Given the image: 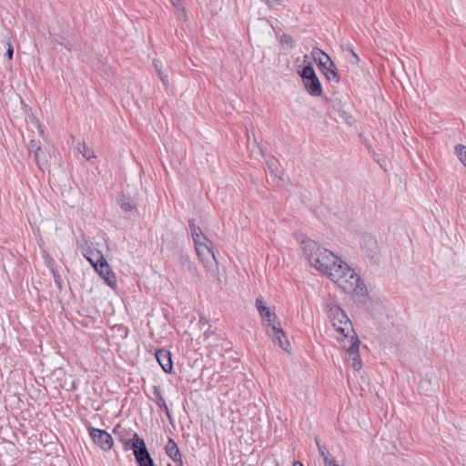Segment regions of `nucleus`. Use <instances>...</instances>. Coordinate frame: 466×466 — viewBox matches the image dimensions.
<instances>
[{
  "mask_svg": "<svg viewBox=\"0 0 466 466\" xmlns=\"http://www.w3.org/2000/svg\"><path fill=\"white\" fill-rule=\"evenodd\" d=\"M326 275L345 293L357 297L359 300L366 297L367 289L364 282L355 270L340 258Z\"/></svg>",
  "mask_w": 466,
  "mask_h": 466,
  "instance_id": "nucleus-1",
  "label": "nucleus"
},
{
  "mask_svg": "<svg viewBox=\"0 0 466 466\" xmlns=\"http://www.w3.org/2000/svg\"><path fill=\"white\" fill-rule=\"evenodd\" d=\"M301 249L309 264L324 274H327L339 258L311 239L303 240Z\"/></svg>",
  "mask_w": 466,
  "mask_h": 466,
  "instance_id": "nucleus-2",
  "label": "nucleus"
},
{
  "mask_svg": "<svg viewBox=\"0 0 466 466\" xmlns=\"http://www.w3.org/2000/svg\"><path fill=\"white\" fill-rule=\"evenodd\" d=\"M329 319L338 333L337 339L339 342L344 341V339H352L357 336L351 321L341 308L338 306L330 307Z\"/></svg>",
  "mask_w": 466,
  "mask_h": 466,
  "instance_id": "nucleus-3",
  "label": "nucleus"
},
{
  "mask_svg": "<svg viewBox=\"0 0 466 466\" xmlns=\"http://www.w3.org/2000/svg\"><path fill=\"white\" fill-rule=\"evenodd\" d=\"M197 255L198 256L203 267L215 278L217 280L221 281V274L218 259L215 256L212 244H198L195 246Z\"/></svg>",
  "mask_w": 466,
  "mask_h": 466,
  "instance_id": "nucleus-4",
  "label": "nucleus"
},
{
  "mask_svg": "<svg viewBox=\"0 0 466 466\" xmlns=\"http://www.w3.org/2000/svg\"><path fill=\"white\" fill-rule=\"evenodd\" d=\"M300 76L307 92L310 96H321L322 86L311 65L304 66L300 73Z\"/></svg>",
  "mask_w": 466,
  "mask_h": 466,
  "instance_id": "nucleus-5",
  "label": "nucleus"
},
{
  "mask_svg": "<svg viewBox=\"0 0 466 466\" xmlns=\"http://www.w3.org/2000/svg\"><path fill=\"white\" fill-rule=\"evenodd\" d=\"M131 448L134 451V455L139 466H155L154 461L151 458L145 441L140 438L137 433L134 434L132 440Z\"/></svg>",
  "mask_w": 466,
  "mask_h": 466,
  "instance_id": "nucleus-6",
  "label": "nucleus"
},
{
  "mask_svg": "<svg viewBox=\"0 0 466 466\" xmlns=\"http://www.w3.org/2000/svg\"><path fill=\"white\" fill-rule=\"evenodd\" d=\"M341 348L349 353L350 366L355 370H360L362 367L361 359L359 354L360 340L358 337L352 339H344V341L339 342Z\"/></svg>",
  "mask_w": 466,
  "mask_h": 466,
  "instance_id": "nucleus-7",
  "label": "nucleus"
},
{
  "mask_svg": "<svg viewBox=\"0 0 466 466\" xmlns=\"http://www.w3.org/2000/svg\"><path fill=\"white\" fill-rule=\"evenodd\" d=\"M256 307L261 319L266 321L267 329H272L273 327L280 326L278 316L266 306L265 301L261 297L256 299Z\"/></svg>",
  "mask_w": 466,
  "mask_h": 466,
  "instance_id": "nucleus-8",
  "label": "nucleus"
},
{
  "mask_svg": "<svg viewBox=\"0 0 466 466\" xmlns=\"http://www.w3.org/2000/svg\"><path fill=\"white\" fill-rule=\"evenodd\" d=\"M89 434L93 441L104 451H108L113 446V438L106 431L90 427Z\"/></svg>",
  "mask_w": 466,
  "mask_h": 466,
  "instance_id": "nucleus-9",
  "label": "nucleus"
},
{
  "mask_svg": "<svg viewBox=\"0 0 466 466\" xmlns=\"http://www.w3.org/2000/svg\"><path fill=\"white\" fill-rule=\"evenodd\" d=\"M266 332L269 337L272 338L273 342L276 345H279L286 352L290 353V343L288 340L286 333L282 329L281 326L273 327L272 329H266Z\"/></svg>",
  "mask_w": 466,
  "mask_h": 466,
  "instance_id": "nucleus-10",
  "label": "nucleus"
},
{
  "mask_svg": "<svg viewBox=\"0 0 466 466\" xmlns=\"http://www.w3.org/2000/svg\"><path fill=\"white\" fill-rule=\"evenodd\" d=\"M96 271L104 279L105 282L112 289L116 288V278L107 261L99 263Z\"/></svg>",
  "mask_w": 466,
  "mask_h": 466,
  "instance_id": "nucleus-11",
  "label": "nucleus"
},
{
  "mask_svg": "<svg viewBox=\"0 0 466 466\" xmlns=\"http://www.w3.org/2000/svg\"><path fill=\"white\" fill-rule=\"evenodd\" d=\"M156 359L165 372L168 373L172 370L173 363L171 360V353L168 350L164 349L157 350Z\"/></svg>",
  "mask_w": 466,
  "mask_h": 466,
  "instance_id": "nucleus-12",
  "label": "nucleus"
},
{
  "mask_svg": "<svg viewBox=\"0 0 466 466\" xmlns=\"http://www.w3.org/2000/svg\"><path fill=\"white\" fill-rule=\"evenodd\" d=\"M153 394L155 396L154 400H155L156 404L164 410L167 417L171 421L172 416H171L169 409L166 403V400L161 394V390H160L159 386H153Z\"/></svg>",
  "mask_w": 466,
  "mask_h": 466,
  "instance_id": "nucleus-13",
  "label": "nucleus"
},
{
  "mask_svg": "<svg viewBox=\"0 0 466 466\" xmlns=\"http://www.w3.org/2000/svg\"><path fill=\"white\" fill-rule=\"evenodd\" d=\"M165 450H166L167 454L174 461H181L180 451L173 439H171V438L168 439L167 443L165 447Z\"/></svg>",
  "mask_w": 466,
  "mask_h": 466,
  "instance_id": "nucleus-14",
  "label": "nucleus"
},
{
  "mask_svg": "<svg viewBox=\"0 0 466 466\" xmlns=\"http://www.w3.org/2000/svg\"><path fill=\"white\" fill-rule=\"evenodd\" d=\"M85 258L91 263V265L96 268L99 263H104L106 259L103 254L98 250H89L84 253Z\"/></svg>",
  "mask_w": 466,
  "mask_h": 466,
  "instance_id": "nucleus-15",
  "label": "nucleus"
},
{
  "mask_svg": "<svg viewBox=\"0 0 466 466\" xmlns=\"http://www.w3.org/2000/svg\"><path fill=\"white\" fill-rule=\"evenodd\" d=\"M322 73L326 76V78L329 81H332L335 83L339 82V76L338 73L335 70V65L332 61H330L329 64L325 65L324 66L320 67Z\"/></svg>",
  "mask_w": 466,
  "mask_h": 466,
  "instance_id": "nucleus-16",
  "label": "nucleus"
},
{
  "mask_svg": "<svg viewBox=\"0 0 466 466\" xmlns=\"http://www.w3.org/2000/svg\"><path fill=\"white\" fill-rule=\"evenodd\" d=\"M179 262L180 265L186 268L189 273H191L194 276L198 275V268L194 262L191 261L189 257L187 255L180 254L179 255Z\"/></svg>",
  "mask_w": 466,
  "mask_h": 466,
  "instance_id": "nucleus-17",
  "label": "nucleus"
},
{
  "mask_svg": "<svg viewBox=\"0 0 466 466\" xmlns=\"http://www.w3.org/2000/svg\"><path fill=\"white\" fill-rule=\"evenodd\" d=\"M311 56L313 59L318 63L319 67L324 66L325 65L329 64L330 61V57L323 51H321L319 48H316L312 51Z\"/></svg>",
  "mask_w": 466,
  "mask_h": 466,
  "instance_id": "nucleus-18",
  "label": "nucleus"
},
{
  "mask_svg": "<svg viewBox=\"0 0 466 466\" xmlns=\"http://www.w3.org/2000/svg\"><path fill=\"white\" fill-rule=\"evenodd\" d=\"M268 168L273 177L274 180L281 181L282 180V171L279 168V164L276 160L270 159L267 161Z\"/></svg>",
  "mask_w": 466,
  "mask_h": 466,
  "instance_id": "nucleus-19",
  "label": "nucleus"
},
{
  "mask_svg": "<svg viewBox=\"0 0 466 466\" xmlns=\"http://www.w3.org/2000/svg\"><path fill=\"white\" fill-rule=\"evenodd\" d=\"M29 150H30V152H34L35 159L36 163L38 164V166H40L41 161L43 160L42 157L44 156V153H43L41 147L34 140H31Z\"/></svg>",
  "mask_w": 466,
  "mask_h": 466,
  "instance_id": "nucleus-20",
  "label": "nucleus"
},
{
  "mask_svg": "<svg viewBox=\"0 0 466 466\" xmlns=\"http://www.w3.org/2000/svg\"><path fill=\"white\" fill-rule=\"evenodd\" d=\"M117 202L124 211H132L136 208V205L132 202V200L126 196H121L117 199Z\"/></svg>",
  "mask_w": 466,
  "mask_h": 466,
  "instance_id": "nucleus-21",
  "label": "nucleus"
},
{
  "mask_svg": "<svg viewBox=\"0 0 466 466\" xmlns=\"http://www.w3.org/2000/svg\"><path fill=\"white\" fill-rule=\"evenodd\" d=\"M76 149L86 159L89 160L96 157L93 150L89 148L85 143H78Z\"/></svg>",
  "mask_w": 466,
  "mask_h": 466,
  "instance_id": "nucleus-22",
  "label": "nucleus"
},
{
  "mask_svg": "<svg viewBox=\"0 0 466 466\" xmlns=\"http://www.w3.org/2000/svg\"><path fill=\"white\" fill-rule=\"evenodd\" d=\"M454 150L460 161L466 167V146L459 144L455 147Z\"/></svg>",
  "mask_w": 466,
  "mask_h": 466,
  "instance_id": "nucleus-23",
  "label": "nucleus"
},
{
  "mask_svg": "<svg viewBox=\"0 0 466 466\" xmlns=\"http://www.w3.org/2000/svg\"><path fill=\"white\" fill-rule=\"evenodd\" d=\"M329 101L332 104L333 108H336L339 112L340 116L346 117V111L342 109L343 106L341 105V99L332 97Z\"/></svg>",
  "mask_w": 466,
  "mask_h": 466,
  "instance_id": "nucleus-24",
  "label": "nucleus"
},
{
  "mask_svg": "<svg viewBox=\"0 0 466 466\" xmlns=\"http://www.w3.org/2000/svg\"><path fill=\"white\" fill-rule=\"evenodd\" d=\"M316 444L318 446V449H319V454L321 455V457L323 458V461H324V465L326 466V460H329V461H335L333 458H330L329 455V453L326 451V448L322 445H320V443L319 442L318 439H316Z\"/></svg>",
  "mask_w": 466,
  "mask_h": 466,
  "instance_id": "nucleus-25",
  "label": "nucleus"
},
{
  "mask_svg": "<svg viewBox=\"0 0 466 466\" xmlns=\"http://www.w3.org/2000/svg\"><path fill=\"white\" fill-rule=\"evenodd\" d=\"M189 228L191 231L192 238H197L199 234L202 233L201 228L195 224L193 220H189Z\"/></svg>",
  "mask_w": 466,
  "mask_h": 466,
  "instance_id": "nucleus-26",
  "label": "nucleus"
},
{
  "mask_svg": "<svg viewBox=\"0 0 466 466\" xmlns=\"http://www.w3.org/2000/svg\"><path fill=\"white\" fill-rule=\"evenodd\" d=\"M195 246L198 244H212V242L203 234H199L197 238H193Z\"/></svg>",
  "mask_w": 466,
  "mask_h": 466,
  "instance_id": "nucleus-27",
  "label": "nucleus"
},
{
  "mask_svg": "<svg viewBox=\"0 0 466 466\" xmlns=\"http://www.w3.org/2000/svg\"><path fill=\"white\" fill-rule=\"evenodd\" d=\"M5 44H6V46H7L6 55L8 56V58L11 60L13 58V55H14V47H13V46L11 44L10 39H6L5 40Z\"/></svg>",
  "mask_w": 466,
  "mask_h": 466,
  "instance_id": "nucleus-28",
  "label": "nucleus"
},
{
  "mask_svg": "<svg viewBox=\"0 0 466 466\" xmlns=\"http://www.w3.org/2000/svg\"><path fill=\"white\" fill-rule=\"evenodd\" d=\"M269 8H274L281 4V0H262Z\"/></svg>",
  "mask_w": 466,
  "mask_h": 466,
  "instance_id": "nucleus-29",
  "label": "nucleus"
},
{
  "mask_svg": "<svg viewBox=\"0 0 466 466\" xmlns=\"http://www.w3.org/2000/svg\"><path fill=\"white\" fill-rule=\"evenodd\" d=\"M51 271H52V275L54 277L56 284L58 286L59 289H61V282H60L59 275L54 268H52Z\"/></svg>",
  "mask_w": 466,
  "mask_h": 466,
  "instance_id": "nucleus-30",
  "label": "nucleus"
},
{
  "mask_svg": "<svg viewBox=\"0 0 466 466\" xmlns=\"http://www.w3.org/2000/svg\"><path fill=\"white\" fill-rule=\"evenodd\" d=\"M158 76H159V78L160 80L162 81V83L165 85V86H167V83H168V80H167V76L163 74V72L161 70H158Z\"/></svg>",
  "mask_w": 466,
  "mask_h": 466,
  "instance_id": "nucleus-31",
  "label": "nucleus"
},
{
  "mask_svg": "<svg viewBox=\"0 0 466 466\" xmlns=\"http://www.w3.org/2000/svg\"><path fill=\"white\" fill-rule=\"evenodd\" d=\"M174 5L175 8H177V11H184L182 5L180 4L179 0H170Z\"/></svg>",
  "mask_w": 466,
  "mask_h": 466,
  "instance_id": "nucleus-32",
  "label": "nucleus"
},
{
  "mask_svg": "<svg viewBox=\"0 0 466 466\" xmlns=\"http://www.w3.org/2000/svg\"><path fill=\"white\" fill-rule=\"evenodd\" d=\"M55 41H56L57 44H59V45H61V46H65V48H66V49H67V50H69V51L72 49V46H71V44H70L69 42L63 43L62 41L58 40L57 38H55Z\"/></svg>",
  "mask_w": 466,
  "mask_h": 466,
  "instance_id": "nucleus-33",
  "label": "nucleus"
},
{
  "mask_svg": "<svg viewBox=\"0 0 466 466\" xmlns=\"http://www.w3.org/2000/svg\"><path fill=\"white\" fill-rule=\"evenodd\" d=\"M350 54H351L350 63L358 64L360 61L359 56L352 50H350Z\"/></svg>",
  "mask_w": 466,
  "mask_h": 466,
  "instance_id": "nucleus-34",
  "label": "nucleus"
},
{
  "mask_svg": "<svg viewBox=\"0 0 466 466\" xmlns=\"http://www.w3.org/2000/svg\"><path fill=\"white\" fill-rule=\"evenodd\" d=\"M292 42V38L288 35H283L281 37V43L284 44H289Z\"/></svg>",
  "mask_w": 466,
  "mask_h": 466,
  "instance_id": "nucleus-35",
  "label": "nucleus"
},
{
  "mask_svg": "<svg viewBox=\"0 0 466 466\" xmlns=\"http://www.w3.org/2000/svg\"><path fill=\"white\" fill-rule=\"evenodd\" d=\"M326 466H339L336 461L326 460Z\"/></svg>",
  "mask_w": 466,
  "mask_h": 466,
  "instance_id": "nucleus-36",
  "label": "nucleus"
},
{
  "mask_svg": "<svg viewBox=\"0 0 466 466\" xmlns=\"http://www.w3.org/2000/svg\"><path fill=\"white\" fill-rule=\"evenodd\" d=\"M154 66L156 67L157 72L158 73V70H161L158 65V61H154Z\"/></svg>",
  "mask_w": 466,
  "mask_h": 466,
  "instance_id": "nucleus-37",
  "label": "nucleus"
},
{
  "mask_svg": "<svg viewBox=\"0 0 466 466\" xmlns=\"http://www.w3.org/2000/svg\"><path fill=\"white\" fill-rule=\"evenodd\" d=\"M292 466H303L300 461H294Z\"/></svg>",
  "mask_w": 466,
  "mask_h": 466,
  "instance_id": "nucleus-38",
  "label": "nucleus"
},
{
  "mask_svg": "<svg viewBox=\"0 0 466 466\" xmlns=\"http://www.w3.org/2000/svg\"><path fill=\"white\" fill-rule=\"evenodd\" d=\"M308 58H309L308 55L304 56V62H307Z\"/></svg>",
  "mask_w": 466,
  "mask_h": 466,
  "instance_id": "nucleus-39",
  "label": "nucleus"
},
{
  "mask_svg": "<svg viewBox=\"0 0 466 466\" xmlns=\"http://www.w3.org/2000/svg\"><path fill=\"white\" fill-rule=\"evenodd\" d=\"M167 466H172L171 464H167Z\"/></svg>",
  "mask_w": 466,
  "mask_h": 466,
  "instance_id": "nucleus-40",
  "label": "nucleus"
}]
</instances>
